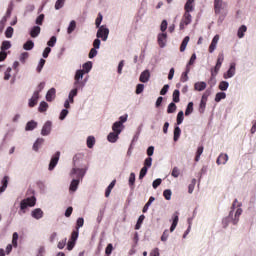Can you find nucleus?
Returning <instances> with one entry per match:
<instances>
[{"instance_id":"nucleus-21","label":"nucleus","mask_w":256,"mask_h":256,"mask_svg":"<svg viewBox=\"0 0 256 256\" xmlns=\"http://www.w3.org/2000/svg\"><path fill=\"white\" fill-rule=\"evenodd\" d=\"M190 72H191V67L186 66V70H185V72L182 73L181 78H180V81L182 83H186V81H189V76L188 75H189Z\"/></svg>"},{"instance_id":"nucleus-31","label":"nucleus","mask_w":256,"mask_h":256,"mask_svg":"<svg viewBox=\"0 0 256 256\" xmlns=\"http://www.w3.org/2000/svg\"><path fill=\"white\" fill-rule=\"evenodd\" d=\"M189 36H186L184 39H183V41H182V43H181V45H180V51H181V53H183V51H185V49H187V45L189 44Z\"/></svg>"},{"instance_id":"nucleus-4","label":"nucleus","mask_w":256,"mask_h":256,"mask_svg":"<svg viewBox=\"0 0 256 256\" xmlns=\"http://www.w3.org/2000/svg\"><path fill=\"white\" fill-rule=\"evenodd\" d=\"M83 75H85V70H77L74 76V87L84 88L85 81H81L83 79Z\"/></svg>"},{"instance_id":"nucleus-15","label":"nucleus","mask_w":256,"mask_h":256,"mask_svg":"<svg viewBox=\"0 0 256 256\" xmlns=\"http://www.w3.org/2000/svg\"><path fill=\"white\" fill-rule=\"evenodd\" d=\"M219 43V35H215L212 39V42L208 48L209 53H213L217 49V44Z\"/></svg>"},{"instance_id":"nucleus-28","label":"nucleus","mask_w":256,"mask_h":256,"mask_svg":"<svg viewBox=\"0 0 256 256\" xmlns=\"http://www.w3.org/2000/svg\"><path fill=\"white\" fill-rule=\"evenodd\" d=\"M45 142V139L43 138H38L35 143L33 144V150L34 151H39V147H41L43 145V143Z\"/></svg>"},{"instance_id":"nucleus-41","label":"nucleus","mask_w":256,"mask_h":256,"mask_svg":"<svg viewBox=\"0 0 256 256\" xmlns=\"http://www.w3.org/2000/svg\"><path fill=\"white\" fill-rule=\"evenodd\" d=\"M17 241H19V234L17 232H14L12 235V245H13V247H15V249H17V247H18Z\"/></svg>"},{"instance_id":"nucleus-48","label":"nucleus","mask_w":256,"mask_h":256,"mask_svg":"<svg viewBox=\"0 0 256 256\" xmlns=\"http://www.w3.org/2000/svg\"><path fill=\"white\" fill-rule=\"evenodd\" d=\"M180 95H181V93L179 92V90H174L173 95H172L174 103H179Z\"/></svg>"},{"instance_id":"nucleus-8","label":"nucleus","mask_w":256,"mask_h":256,"mask_svg":"<svg viewBox=\"0 0 256 256\" xmlns=\"http://www.w3.org/2000/svg\"><path fill=\"white\" fill-rule=\"evenodd\" d=\"M85 173H86V170L84 168H73L71 170V177H75L76 176V179H78V181L80 179H83V177H85Z\"/></svg>"},{"instance_id":"nucleus-57","label":"nucleus","mask_w":256,"mask_h":256,"mask_svg":"<svg viewBox=\"0 0 256 256\" xmlns=\"http://www.w3.org/2000/svg\"><path fill=\"white\" fill-rule=\"evenodd\" d=\"M145 85L143 84H138L136 86V95H141V93L144 91Z\"/></svg>"},{"instance_id":"nucleus-40","label":"nucleus","mask_w":256,"mask_h":256,"mask_svg":"<svg viewBox=\"0 0 256 256\" xmlns=\"http://www.w3.org/2000/svg\"><path fill=\"white\" fill-rule=\"evenodd\" d=\"M37 127V122H35V121H30V122H28L27 124H26V128H25V130L26 131H33V129H35Z\"/></svg>"},{"instance_id":"nucleus-32","label":"nucleus","mask_w":256,"mask_h":256,"mask_svg":"<svg viewBox=\"0 0 256 256\" xmlns=\"http://www.w3.org/2000/svg\"><path fill=\"white\" fill-rule=\"evenodd\" d=\"M181 137V128L179 126H176L174 128V141L177 142L179 141V138Z\"/></svg>"},{"instance_id":"nucleus-7","label":"nucleus","mask_w":256,"mask_h":256,"mask_svg":"<svg viewBox=\"0 0 256 256\" xmlns=\"http://www.w3.org/2000/svg\"><path fill=\"white\" fill-rule=\"evenodd\" d=\"M96 37L98 39H102V41H107L108 37H109V28H105V26H100Z\"/></svg>"},{"instance_id":"nucleus-20","label":"nucleus","mask_w":256,"mask_h":256,"mask_svg":"<svg viewBox=\"0 0 256 256\" xmlns=\"http://www.w3.org/2000/svg\"><path fill=\"white\" fill-rule=\"evenodd\" d=\"M112 131L117 135H121V131H123V126L121 125V122H115L112 125Z\"/></svg>"},{"instance_id":"nucleus-1","label":"nucleus","mask_w":256,"mask_h":256,"mask_svg":"<svg viewBox=\"0 0 256 256\" xmlns=\"http://www.w3.org/2000/svg\"><path fill=\"white\" fill-rule=\"evenodd\" d=\"M240 206H241V203H239V201L235 199L231 207L232 210L230 211L229 217H228V219H232L233 225H237V223H239V217H241V213H243V209L237 208L233 218V211L235 210L236 207H240Z\"/></svg>"},{"instance_id":"nucleus-12","label":"nucleus","mask_w":256,"mask_h":256,"mask_svg":"<svg viewBox=\"0 0 256 256\" xmlns=\"http://www.w3.org/2000/svg\"><path fill=\"white\" fill-rule=\"evenodd\" d=\"M149 79H151V72L149 70H144L139 77L140 83H147L149 82Z\"/></svg>"},{"instance_id":"nucleus-29","label":"nucleus","mask_w":256,"mask_h":256,"mask_svg":"<svg viewBox=\"0 0 256 256\" xmlns=\"http://www.w3.org/2000/svg\"><path fill=\"white\" fill-rule=\"evenodd\" d=\"M245 33H247V26L242 25L237 32L238 38L243 39L245 37Z\"/></svg>"},{"instance_id":"nucleus-58","label":"nucleus","mask_w":256,"mask_h":256,"mask_svg":"<svg viewBox=\"0 0 256 256\" xmlns=\"http://www.w3.org/2000/svg\"><path fill=\"white\" fill-rule=\"evenodd\" d=\"M67 115H69V110L68 109H63L60 113L59 119L61 121H63L65 119V117H67Z\"/></svg>"},{"instance_id":"nucleus-45","label":"nucleus","mask_w":256,"mask_h":256,"mask_svg":"<svg viewBox=\"0 0 256 256\" xmlns=\"http://www.w3.org/2000/svg\"><path fill=\"white\" fill-rule=\"evenodd\" d=\"M8 49H11V42L5 40L2 42L1 51H7Z\"/></svg>"},{"instance_id":"nucleus-17","label":"nucleus","mask_w":256,"mask_h":256,"mask_svg":"<svg viewBox=\"0 0 256 256\" xmlns=\"http://www.w3.org/2000/svg\"><path fill=\"white\" fill-rule=\"evenodd\" d=\"M31 215H32V217H33L34 219L39 220V219H43L44 213H43V210H41V208H36V209H34V210L31 212Z\"/></svg>"},{"instance_id":"nucleus-46","label":"nucleus","mask_w":256,"mask_h":256,"mask_svg":"<svg viewBox=\"0 0 256 256\" xmlns=\"http://www.w3.org/2000/svg\"><path fill=\"white\" fill-rule=\"evenodd\" d=\"M203 146H199L196 152L195 161L198 162L201 159V155H203Z\"/></svg>"},{"instance_id":"nucleus-36","label":"nucleus","mask_w":256,"mask_h":256,"mask_svg":"<svg viewBox=\"0 0 256 256\" xmlns=\"http://www.w3.org/2000/svg\"><path fill=\"white\" fill-rule=\"evenodd\" d=\"M143 221H145V215H140L135 225L136 231H139V229H141V225H143Z\"/></svg>"},{"instance_id":"nucleus-3","label":"nucleus","mask_w":256,"mask_h":256,"mask_svg":"<svg viewBox=\"0 0 256 256\" xmlns=\"http://www.w3.org/2000/svg\"><path fill=\"white\" fill-rule=\"evenodd\" d=\"M223 61H225V54L223 52H220L218 54L217 62L214 67V70L211 72V79H215V76H217V73H219V70L221 69V65H223Z\"/></svg>"},{"instance_id":"nucleus-63","label":"nucleus","mask_w":256,"mask_h":256,"mask_svg":"<svg viewBox=\"0 0 256 256\" xmlns=\"http://www.w3.org/2000/svg\"><path fill=\"white\" fill-rule=\"evenodd\" d=\"M147 171H148V168L147 167H143L140 170L139 179H143L145 177V175H147Z\"/></svg>"},{"instance_id":"nucleus-26","label":"nucleus","mask_w":256,"mask_h":256,"mask_svg":"<svg viewBox=\"0 0 256 256\" xmlns=\"http://www.w3.org/2000/svg\"><path fill=\"white\" fill-rule=\"evenodd\" d=\"M8 185H9V176H4V178L2 179V186H0V195L1 193H4Z\"/></svg>"},{"instance_id":"nucleus-49","label":"nucleus","mask_w":256,"mask_h":256,"mask_svg":"<svg viewBox=\"0 0 256 256\" xmlns=\"http://www.w3.org/2000/svg\"><path fill=\"white\" fill-rule=\"evenodd\" d=\"M183 119H185L183 111L178 112L177 125H181V123H183Z\"/></svg>"},{"instance_id":"nucleus-11","label":"nucleus","mask_w":256,"mask_h":256,"mask_svg":"<svg viewBox=\"0 0 256 256\" xmlns=\"http://www.w3.org/2000/svg\"><path fill=\"white\" fill-rule=\"evenodd\" d=\"M178 223H179V212H175L172 215V225L170 227V233H173L175 229H177Z\"/></svg>"},{"instance_id":"nucleus-55","label":"nucleus","mask_w":256,"mask_h":256,"mask_svg":"<svg viewBox=\"0 0 256 256\" xmlns=\"http://www.w3.org/2000/svg\"><path fill=\"white\" fill-rule=\"evenodd\" d=\"M55 43H57V37L52 36L50 40L47 42L48 47H55Z\"/></svg>"},{"instance_id":"nucleus-14","label":"nucleus","mask_w":256,"mask_h":256,"mask_svg":"<svg viewBox=\"0 0 256 256\" xmlns=\"http://www.w3.org/2000/svg\"><path fill=\"white\" fill-rule=\"evenodd\" d=\"M39 101V91H35L32 97L29 99L28 105L29 107H35Z\"/></svg>"},{"instance_id":"nucleus-64","label":"nucleus","mask_w":256,"mask_h":256,"mask_svg":"<svg viewBox=\"0 0 256 256\" xmlns=\"http://www.w3.org/2000/svg\"><path fill=\"white\" fill-rule=\"evenodd\" d=\"M106 255H111L113 253V244H108L106 249H105Z\"/></svg>"},{"instance_id":"nucleus-52","label":"nucleus","mask_w":256,"mask_h":256,"mask_svg":"<svg viewBox=\"0 0 256 256\" xmlns=\"http://www.w3.org/2000/svg\"><path fill=\"white\" fill-rule=\"evenodd\" d=\"M83 225H85V220L83 218H78L76 222V230L79 231Z\"/></svg>"},{"instance_id":"nucleus-42","label":"nucleus","mask_w":256,"mask_h":256,"mask_svg":"<svg viewBox=\"0 0 256 256\" xmlns=\"http://www.w3.org/2000/svg\"><path fill=\"white\" fill-rule=\"evenodd\" d=\"M78 187H79V179H73L70 184V191H77Z\"/></svg>"},{"instance_id":"nucleus-50","label":"nucleus","mask_w":256,"mask_h":256,"mask_svg":"<svg viewBox=\"0 0 256 256\" xmlns=\"http://www.w3.org/2000/svg\"><path fill=\"white\" fill-rule=\"evenodd\" d=\"M171 195H172V192L170 189L164 190L163 196L166 199V201H171Z\"/></svg>"},{"instance_id":"nucleus-30","label":"nucleus","mask_w":256,"mask_h":256,"mask_svg":"<svg viewBox=\"0 0 256 256\" xmlns=\"http://www.w3.org/2000/svg\"><path fill=\"white\" fill-rule=\"evenodd\" d=\"M47 109H49V104H47V102L45 101H42L38 107L39 113H45Z\"/></svg>"},{"instance_id":"nucleus-60","label":"nucleus","mask_w":256,"mask_h":256,"mask_svg":"<svg viewBox=\"0 0 256 256\" xmlns=\"http://www.w3.org/2000/svg\"><path fill=\"white\" fill-rule=\"evenodd\" d=\"M135 185V173H130L129 176V186L133 187Z\"/></svg>"},{"instance_id":"nucleus-19","label":"nucleus","mask_w":256,"mask_h":256,"mask_svg":"<svg viewBox=\"0 0 256 256\" xmlns=\"http://www.w3.org/2000/svg\"><path fill=\"white\" fill-rule=\"evenodd\" d=\"M165 43H167V33H161L158 35V45L159 47H165Z\"/></svg>"},{"instance_id":"nucleus-44","label":"nucleus","mask_w":256,"mask_h":256,"mask_svg":"<svg viewBox=\"0 0 256 256\" xmlns=\"http://www.w3.org/2000/svg\"><path fill=\"white\" fill-rule=\"evenodd\" d=\"M177 111V105L174 102H171L168 105L167 113H175Z\"/></svg>"},{"instance_id":"nucleus-22","label":"nucleus","mask_w":256,"mask_h":256,"mask_svg":"<svg viewBox=\"0 0 256 256\" xmlns=\"http://www.w3.org/2000/svg\"><path fill=\"white\" fill-rule=\"evenodd\" d=\"M56 93H57V90H55V88H51L50 90H48L46 94V101L48 102L53 101V99H55Z\"/></svg>"},{"instance_id":"nucleus-34","label":"nucleus","mask_w":256,"mask_h":256,"mask_svg":"<svg viewBox=\"0 0 256 256\" xmlns=\"http://www.w3.org/2000/svg\"><path fill=\"white\" fill-rule=\"evenodd\" d=\"M35 47V43H33L32 40H28L24 45H23V49H25V51H31V49H33Z\"/></svg>"},{"instance_id":"nucleus-18","label":"nucleus","mask_w":256,"mask_h":256,"mask_svg":"<svg viewBox=\"0 0 256 256\" xmlns=\"http://www.w3.org/2000/svg\"><path fill=\"white\" fill-rule=\"evenodd\" d=\"M229 161V156L227 154H220L216 160L217 165H225Z\"/></svg>"},{"instance_id":"nucleus-53","label":"nucleus","mask_w":256,"mask_h":256,"mask_svg":"<svg viewBox=\"0 0 256 256\" xmlns=\"http://www.w3.org/2000/svg\"><path fill=\"white\" fill-rule=\"evenodd\" d=\"M151 165H153V158L151 157L146 158L144 161V167H146V169H149Z\"/></svg>"},{"instance_id":"nucleus-5","label":"nucleus","mask_w":256,"mask_h":256,"mask_svg":"<svg viewBox=\"0 0 256 256\" xmlns=\"http://www.w3.org/2000/svg\"><path fill=\"white\" fill-rule=\"evenodd\" d=\"M227 9V2L223 0H214V13L215 15H221L222 11Z\"/></svg>"},{"instance_id":"nucleus-2","label":"nucleus","mask_w":256,"mask_h":256,"mask_svg":"<svg viewBox=\"0 0 256 256\" xmlns=\"http://www.w3.org/2000/svg\"><path fill=\"white\" fill-rule=\"evenodd\" d=\"M36 204H37V198H35V196L28 197L26 199H23L20 202V209L21 211H25L27 207H35Z\"/></svg>"},{"instance_id":"nucleus-54","label":"nucleus","mask_w":256,"mask_h":256,"mask_svg":"<svg viewBox=\"0 0 256 256\" xmlns=\"http://www.w3.org/2000/svg\"><path fill=\"white\" fill-rule=\"evenodd\" d=\"M103 21V15L101 13L98 14V17L95 20V25L97 28L101 27V22Z\"/></svg>"},{"instance_id":"nucleus-39","label":"nucleus","mask_w":256,"mask_h":256,"mask_svg":"<svg viewBox=\"0 0 256 256\" xmlns=\"http://www.w3.org/2000/svg\"><path fill=\"white\" fill-rule=\"evenodd\" d=\"M218 89H220V91H227V89H229V82L221 81L218 85Z\"/></svg>"},{"instance_id":"nucleus-23","label":"nucleus","mask_w":256,"mask_h":256,"mask_svg":"<svg viewBox=\"0 0 256 256\" xmlns=\"http://www.w3.org/2000/svg\"><path fill=\"white\" fill-rule=\"evenodd\" d=\"M119 139V134L116 132H110L107 136V140L109 143H117V140Z\"/></svg>"},{"instance_id":"nucleus-43","label":"nucleus","mask_w":256,"mask_h":256,"mask_svg":"<svg viewBox=\"0 0 256 256\" xmlns=\"http://www.w3.org/2000/svg\"><path fill=\"white\" fill-rule=\"evenodd\" d=\"M191 113H193V102H189L185 110L186 117H189Z\"/></svg>"},{"instance_id":"nucleus-13","label":"nucleus","mask_w":256,"mask_h":256,"mask_svg":"<svg viewBox=\"0 0 256 256\" xmlns=\"http://www.w3.org/2000/svg\"><path fill=\"white\" fill-rule=\"evenodd\" d=\"M235 65H236L235 63L230 64V68L223 75L224 79H231V77L235 76Z\"/></svg>"},{"instance_id":"nucleus-33","label":"nucleus","mask_w":256,"mask_h":256,"mask_svg":"<svg viewBox=\"0 0 256 256\" xmlns=\"http://www.w3.org/2000/svg\"><path fill=\"white\" fill-rule=\"evenodd\" d=\"M82 67H83L82 71H84V73H89V71H91V69H93V63L91 61L86 62L83 64Z\"/></svg>"},{"instance_id":"nucleus-16","label":"nucleus","mask_w":256,"mask_h":256,"mask_svg":"<svg viewBox=\"0 0 256 256\" xmlns=\"http://www.w3.org/2000/svg\"><path fill=\"white\" fill-rule=\"evenodd\" d=\"M51 121H47L44 126L42 127L41 135L47 136L51 133Z\"/></svg>"},{"instance_id":"nucleus-6","label":"nucleus","mask_w":256,"mask_h":256,"mask_svg":"<svg viewBox=\"0 0 256 256\" xmlns=\"http://www.w3.org/2000/svg\"><path fill=\"white\" fill-rule=\"evenodd\" d=\"M191 21H193V17L191 16V13H184L179 25L180 31H183V29H185L187 25H191Z\"/></svg>"},{"instance_id":"nucleus-10","label":"nucleus","mask_w":256,"mask_h":256,"mask_svg":"<svg viewBox=\"0 0 256 256\" xmlns=\"http://www.w3.org/2000/svg\"><path fill=\"white\" fill-rule=\"evenodd\" d=\"M207 99H209V94L204 93L202 95L201 101H200V106H199V112L200 113H205V107H207Z\"/></svg>"},{"instance_id":"nucleus-37","label":"nucleus","mask_w":256,"mask_h":256,"mask_svg":"<svg viewBox=\"0 0 256 256\" xmlns=\"http://www.w3.org/2000/svg\"><path fill=\"white\" fill-rule=\"evenodd\" d=\"M227 94L225 92H218L215 96V102L219 103L221 100L226 99Z\"/></svg>"},{"instance_id":"nucleus-25","label":"nucleus","mask_w":256,"mask_h":256,"mask_svg":"<svg viewBox=\"0 0 256 256\" xmlns=\"http://www.w3.org/2000/svg\"><path fill=\"white\" fill-rule=\"evenodd\" d=\"M195 91H205L207 89V83L205 82H196L194 84Z\"/></svg>"},{"instance_id":"nucleus-9","label":"nucleus","mask_w":256,"mask_h":256,"mask_svg":"<svg viewBox=\"0 0 256 256\" xmlns=\"http://www.w3.org/2000/svg\"><path fill=\"white\" fill-rule=\"evenodd\" d=\"M61 157V152L57 151L51 158L49 163V171H53L55 167H57V163H59V158Z\"/></svg>"},{"instance_id":"nucleus-27","label":"nucleus","mask_w":256,"mask_h":256,"mask_svg":"<svg viewBox=\"0 0 256 256\" xmlns=\"http://www.w3.org/2000/svg\"><path fill=\"white\" fill-rule=\"evenodd\" d=\"M41 33V27L39 26H34L31 31H30V36L35 38L39 37V34Z\"/></svg>"},{"instance_id":"nucleus-24","label":"nucleus","mask_w":256,"mask_h":256,"mask_svg":"<svg viewBox=\"0 0 256 256\" xmlns=\"http://www.w3.org/2000/svg\"><path fill=\"white\" fill-rule=\"evenodd\" d=\"M193 3H195V0H187L184 9H185V13H191L193 12Z\"/></svg>"},{"instance_id":"nucleus-56","label":"nucleus","mask_w":256,"mask_h":256,"mask_svg":"<svg viewBox=\"0 0 256 256\" xmlns=\"http://www.w3.org/2000/svg\"><path fill=\"white\" fill-rule=\"evenodd\" d=\"M45 20V14H40L36 18V25H43V21Z\"/></svg>"},{"instance_id":"nucleus-59","label":"nucleus","mask_w":256,"mask_h":256,"mask_svg":"<svg viewBox=\"0 0 256 256\" xmlns=\"http://www.w3.org/2000/svg\"><path fill=\"white\" fill-rule=\"evenodd\" d=\"M79 89H81V88H77V86H74V89H72L70 91L68 97H73V98L77 97V93H78Z\"/></svg>"},{"instance_id":"nucleus-51","label":"nucleus","mask_w":256,"mask_h":256,"mask_svg":"<svg viewBox=\"0 0 256 256\" xmlns=\"http://www.w3.org/2000/svg\"><path fill=\"white\" fill-rule=\"evenodd\" d=\"M5 37H7V39H11V37H13V27L9 26L6 31H5Z\"/></svg>"},{"instance_id":"nucleus-47","label":"nucleus","mask_w":256,"mask_h":256,"mask_svg":"<svg viewBox=\"0 0 256 256\" xmlns=\"http://www.w3.org/2000/svg\"><path fill=\"white\" fill-rule=\"evenodd\" d=\"M64 5H65V0H57L55 3L56 11H59V9H63Z\"/></svg>"},{"instance_id":"nucleus-62","label":"nucleus","mask_w":256,"mask_h":256,"mask_svg":"<svg viewBox=\"0 0 256 256\" xmlns=\"http://www.w3.org/2000/svg\"><path fill=\"white\" fill-rule=\"evenodd\" d=\"M27 59H29V53L28 52H23L20 55V61L21 63H25V61H27Z\"/></svg>"},{"instance_id":"nucleus-38","label":"nucleus","mask_w":256,"mask_h":256,"mask_svg":"<svg viewBox=\"0 0 256 256\" xmlns=\"http://www.w3.org/2000/svg\"><path fill=\"white\" fill-rule=\"evenodd\" d=\"M94 146H95V137L94 136H89L87 138V148L88 149H93Z\"/></svg>"},{"instance_id":"nucleus-35","label":"nucleus","mask_w":256,"mask_h":256,"mask_svg":"<svg viewBox=\"0 0 256 256\" xmlns=\"http://www.w3.org/2000/svg\"><path fill=\"white\" fill-rule=\"evenodd\" d=\"M76 28H77V22H75V20H72L68 26L67 33L71 35V33H73V31H75Z\"/></svg>"},{"instance_id":"nucleus-61","label":"nucleus","mask_w":256,"mask_h":256,"mask_svg":"<svg viewBox=\"0 0 256 256\" xmlns=\"http://www.w3.org/2000/svg\"><path fill=\"white\" fill-rule=\"evenodd\" d=\"M79 238V230H74L71 234V241H77V239Z\"/></svg>"}]
</instances>
